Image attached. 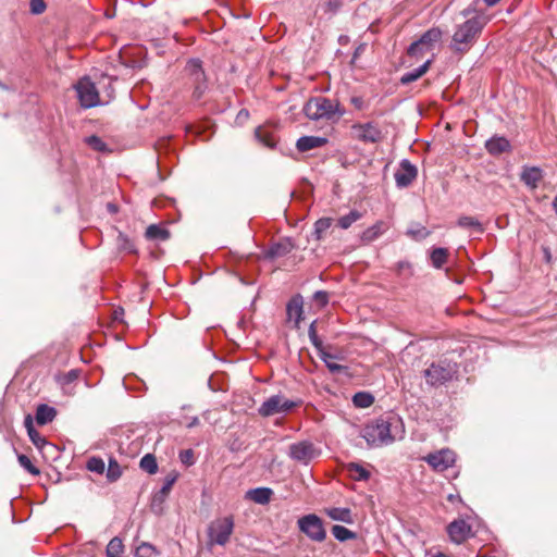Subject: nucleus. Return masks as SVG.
<instances>
[{"label": "nucleus", "mask_w": 557, "mask_h": 557, "mask_svg": "<svg viewBox=\"0 0 557 557\" xmlns=\"http://www.w3.org/2000/svg\"><path fill=\"white\" fill-rule=\"evenodd\" d=\"M304 112L310 120L337 121L345 114L337 101L325 97L311 98L305 106Z\"/></svg>", "instance_id": "1"}, {"label": "nucleus", "mask_w": 557, "mask_h": 557, "mask_svg": "<svg viewBox=\"0 0 557 557\" xmlns=\"http://www.w3.org/2000/svg\"><path fill=\"white\" fill-rule=\"evenodd\" d=\"M484 27L481 17H472L459 25L453 36L450 48L457 52H466L476 40Z\"/></svg>", "instance_id": "2"}, {"label": "nucleus", "mask_w": 557, "mask_h": 557, "mask_svg": "<svg viewBox=\"0 0 557 557\" xmlns=\"http://www.w3.org/2000/svg\"><path fill=\"white\" fill-rule=\"evenodd\" d=\"M394 418H380L363 429L362 436L370 446H382L394 441L391 432Z\"/></svg>", "instance_id": "3"}, {"label": "nucleus", "mask_w": 557, "mask_h": 557, "mask_svg": "<svg viewBox=\"0 0 557 557\" xmlns=\"http://www.w3.org/2000/svg\"><path fill=\"white\" fill-rule=\"evenodd\" d=\"M301 403L285 398L283 395L269 397L258 409L262 417H271L277 413H286L298 407Z\"/></svg>", "instance_id": "4"}, {"label": "nucleus", "mask_w": 557, "mask_h": 557, "mask_svg": "<svg viewBox=\"0 0 557 557\" xmlns=\"http://www.w3.org/2000/svg\"><path fill=\"white\" fill-rule=\"evenodd\" d=\"M233 530L234 519L232 516L216 519L211 523L209 528V539L211 543L223 546L230 541Z\"/></svg>", "instance_id": "5"}, {"label": "nucleus", "mask_w": 557, "mask_h": 557, "mask_svg": "<svg viewBox=\"0 0 557 557\" xmlns=\"http://www.w3.org/2000/svg\"><path fill=\"white\" fill-rule=\"evenodd\" d=\"M79 103L83 108L89 109L100 103V97L97 87L89 77L81 78L75 85Z\"/></svg>", "instance_id": "6"}, {"label": "nucleus", "mask_w": 557, "mask_h": 557, "mask_svg": "<svg viewBox=\"0 0 557 557\" xmlns=\"http://www.w3.org/2000/svg\"><path fill=\"white\" fill-rule=\"evenodd\" d=\"M298 527L302 533H305L310 540L314 542H323L326 537L323 522L314 513L301 517L298 520Z\"/></svg>", "instance_id": "7"}, {"label": "nucleus", "mask_w": 557, "mask_h": 557, "mask_svg": "<svg viewBox=\"0 0 557 557\" xmlns=\"http://www.w3.org/2000/svg\"><path fill=\"white\" fill-rule=\"evenodd\" d=\"M441 37L442 32L438 28L429 29L419 40L409 46L407 50L408 55L414 58L423 57L426 52L432 50L434 44L437 42Z\"/></svg>", "instance_id": "8"}, {"label": "nucleus", "mask_w": 557, "mask_h": 557, "mask_svg": "<svg viewBox=\"0 0 557 557\" xmlns=\"http://www.w3.org/2000/svg\"><path fill=\"white\" fill-rule=\"evenodd\" d=\"M351 137L364 144H377L383 139V133L372 122L356 123L351 126Z\"/></svg>", "instance_id": "9"}, {"label": "nucleus", "mask_w": 557, "mask_h": 557, "mask_svg": "<svg viewBox=\"0 0 557 557\" xmlns=\"http://www.w3.org/2000/svg\"><path fill=\"white\" fill-rule=\"evenodd\" d=\"M434 471L443 472L456 462V454L449 448H443L422 458Z\"/></svg>", "instance_id": "10"}, {"label": "nucleus", "mask_w": 557, "mask_h": 557, "mask_svg": "<svg viewBox=\"0 0 557 557\" xmlns=\"http://www.w3.org/2000/svg\"><path fill=\"white\" fill-rule=\"evenodd\" d=\"M319 455V450L311 442L301 441L289 446V457L305 465L309 463Z\"/></svg>", "instance_id": "11"}, {"label": "nucleus", "mask_w": 557, "mask_h": 557, "mask_svg": "<svg viewBox=\"0 0 557 557\" xmlns=\"http://www.w3.org/2000/svg\"><path fill=\"white\" fill-rule=\"evenodd\" d=\"M424 377L428 384L432 386L441 385L451 379V371L448 367L432 363L424 370Z\"/></svg>", "instance_id": "12"}, {"label": "nucleus", "mask_w": 557, "mask_h": 557, "mask_svg": "<svg viewBox=\"0 0 557 557\" xmlns=\"http://www.w3.org/2000/svg\"><path fill=\"white\" fill-rule=\"evenodd\" d=\"M186 71H188L195 84V97L200 98L206 89V75L201 67V62L199 60H190L187 63Z\"/></svg>", "instance_id": "13"}, {"label": "nucleus", "mask_w": 557, "mask_h": 557, "mask_svg": "<svg viewBox=\"0 0 557 557\" xmlns=\"http://www.w3.org/2000/svg\"><path fill=\"white\" fill-rule=\"evenodd\" d=\"M447 532L450 540L456 544H461L472 536L471 525L462 519L450 522L447 527Z\"/></svg>", "instance_id": "14"}, {"label": "nucleus", "mask_w": 557, "mask_h": 557, "mask_svg": "<svg viewBox=\"0 0 557 557\" xmlns=\"http://www.w3.org/2000/svg\"><path fill=\"white\" fill-rule=\"evenodd\" d=\"M417 168L408 160L400 162V168L395 173V181L398 187L409 186L417 177Z\"/></svg>", "instance_id": "15"}, {"label": "nucleus", "mask_w": 557, "mask_h": 557, "mask_svg": "<svg viewBox=\"0 0 557 557\" xmlns=\"http://www.w3.org/2000/svg\"><path fill=\"white\" fill-rule=\"evenodd\" d=\"M327 144V138L320 136H302L296 141V148L300 152L321 148Z\"/></svg>", "instance_id": "16"}, {"label": "nucleus", "mask_w": 557, "mask_h": 557, "mask_svg": "<svg viewBox=\"0 0 557 557\" xmlns=\"http://www.w3.org/2000/svg\"><path fill=\"white\" fill-rule=\"evenodd\" d=\"M520 177L527 186L531 189H535L543 180V173L542 170L536 166L524 168Z\"/></svg>", "instance_id": "17"}, {"label": "nucleus", "mask_w": 557, "mask_h": 557, "mask_svg": "<svg viewBox=\"0 0 557 557\" xmlns=\"http://www.w3.org/2000/svg\"><path fill=\"white\" fill-rule=\"evenodd\" d=\"M273 495V491L269 487H257L249 490L246 493V497L259 505H267L270 503Z\"/></svg>", "instance_id": "18"}, {"label": "nucleus", "mask_w": 557, "mask_h": 557, "mask_svg": "<svg viewBox=\"0 0 557 557\" xmlns=\"http://www.w3.org/2000/svg\"><path fill=\"white\" fill-rule=\"evenodd\" d=\"M288 320H294L295 325L298 326L299 322L302 319V300L300 297H294L287 304L286 308Z\"/></svg>", "instance_id": "19"}, {"label": "nucleus", "mask_w": 557, "mask_h": 557, "mask_svg": "<svg viewBox=\"0 0 557 557\" xmlns=\"http://www.w3.org/2000/svg\"><path fill=\"white\" fill-rule=\"evenodd\" d=\"M485 146L491 154H499L510 149V143L505 137H493L486 141Z\"/></svg>", "instance_id": "20"}, {"label": "nucleus", "mask_w": 557, "mask_h": 557, "mask_svg": "<svg viewBox=\"0 0 557 557\" xmlns=\"http://www.w3.org/2000/svg\"><path fill=\"white\" fill-rule=\"evenodd\" d=\"M325 513L329 518L335 521H342L345 523H352V515L351 510L349 508H339V507H332L326 508Z\"/></svg>", "instance_id": "21"}, {"label": "nucleus", "mask_w": 557, "mask_h": 557, "mask_svg": "<svg viewBox=\"0 0 557 557\" xmlns=\"http://www.w3.org/2000/svg\"><path fill=\"white\" fill-rule=\"evenodd\" d=\"M57 416V410L48 405L41 404L36 410V422L39 425H45L51 422Z\"/></svg>", "instance_id": "22"}, {"label": "nucleus", "mask_w": 557, "mask_h": 557, "mask_svg": "<svg viewBox=\"0 0 557 557\" xmlns=\"http://www.w3.org/2000/svg\"><path fill=\"white\" fill-rule=\"evenodd\" d=\"M293 248L294 246L288 239L282 240L280 243L272 245L267 251V256L270 258L283 257L289 253L293 250Z\"/></svg>", "instance_id": "23"}, {"label": "nucleus", "mask_w": 557, "mask_h": 557, "mask_svg": "<svg viewBox=\"0 0 557 557\" xmlns=\"http://www.w3.org/2000/svg\"><path fill=\"white\" fill-rule=\"evenodd\" d=\"M145 236L147 239L150 240H168L171 236V233L169 230L161 227L157 224H151L146 228Z\"/></svg>", "instance_id": "24"}, {"label": "nucleus", "mask_w": 557, "mask_h": 557, "mask_svg": "<svg viewBox=\"0 0 557 557\" xmlns=\"http://www.w3.org/2000/svg\"><path fill=\"white\" fill-rule=\"evenodd\" d=\"M431 63H432V61L428 60L421 66L416 69L414 71L404 74L400 77V83L403 85H408V84L419 79L429 71Z\"/></svg>", "instance_id": "25"}, {"label": "nucleus", "mask_w": 557, "mask_h": 557, "mask_svg": "<svg viewBox=\"0 0 557 557\" xmlns=\"http://www.w3.org/2000/svg\"><path fill=\"white\" fill-rule=\"evenodd\" d=\"M386 230V225L384 222H376L371 227L367 228L362 235L361 240L364 243H371L375 240L381 234H383Z\"/></svg>", "instance_id": "26"}, {"label": "nucleus", "mask_w": 557, "mask_h": 557, "mask_svg": "<svg viewBox=\"0 0 557 557\" xmlns=\"http://www.w3.org/2000/svg\"><path fill=\"white\" fill-rule=\"evenodd\" d=\"M256 138L265 147L273 148L275 146V138L273 133L267 127L258 126L255 131Z\"/></svg>", "instance_id": "27"}, {"label": "nucleus", "mask_w": 557, "mask_h": 557, "mask_svg": "<svg viewBox=\"0 0 557 557\" xmlns=\"http://www.w3.org/2000/svg\"><path fill=\"white\" fill-rule=\"evenodd\" d=\"M333 224V219L332 218H321L319 219L315 223H314V231H313V235L315 237L317 240H320L324 237L325 233L327 232V230H330V227L332 226Z\"/></svg>", "instance_id": "28"}, {"label": "nucleus", "mask_w": 557, "mask_h": 557, "mask_svg": "<svg viewBox=\"0 0 557 557\" xmlns=\"http://www.w3.org/2000/svg\"><path fill=\"white\" fill-rule=\"evenodd\" d=\"M160 552L150 543L141 542L135 550V557H159Z\"/></svg>", "instance_id": "29"}, {"label": "nucleus", "mask_w": 557, "mask_h": 557, "mask_svg": "<svg viewBox=\"0 0 557 557\" xmlns=\"http://www.w3.org/2000/svg\"><path fill=\"white\" fill-rule=\"evenodd\" d=\"M448 258V250L446 248H434L431 252V262L434 268L441 269Z\"/></svg>", "instance_id": "30"}, {"label": "nucleus", "mask_w": 557, "mask_h": 557, "mask_svg": "<svg viewBox=\"0 0 557 557\" xmlns=\"http://www.w3.org/2000/svg\"><path fill=\"white\" fill-rule=\"evenodd\" d=\"M139 467L147 473L154 474L158 471V463L156 457L152 454H146L140 459Z\"/></svg>", "instance_id": "31"}, {"label": "nucleus", "mask_w": 557, "mask_h": 557, "mask_svg": "<svg viewBox=\"0 0 557 557\" xmlns=\"http://www.w3.org/2000/svg\"><path fill=\"white\" fill-rule=\"evenodd\" d=\"M332 534L339 542L355 540L357 537V534L355 532L348 530L347 528H345L343 525H338V524H336L332 528Z\"/></svg>", "instance_id": "32"}, {"label": "nucleus", "mask_w": 557, "mask_h": 557, "mask_svg": "<svg viewBox=\"0 0 557 557\" xmlns=\"http://www.w3.org/2000/svg\"><path fill=\"white\" fill-rule=\"evenodd\" d=\"M124 545L121 539L113 537L107 545V557H121Z\"/></svg>", "instance_id": "33"}, {"label": "nucleus", "mask_w": 557, "mask_h": 557, "mask_svg": "<svg viewBox=\"0 0 557 557\" xmlns=\"http://www.w3.org/2000/svg\"><path fill=\"white\" fill-rule=\"evenodd\" d=\"M458 225L465 228H471L476 233H483L484 231L480 221L473 216H461L458 220Z\"/></svg>", "instance_id": "34"}, {"label": "nucleus", "mask_w": 557, "mask_h": 557, "mask_svg": "<svg viewBox=\"0 0 557 557\" xmlns=\"http://www.w3.org/2000/svg\"><path fill=\"white\" fill-rule=\"evenodd\" d=\"M352 401H354V405L358 408H368L373 404L374 398L369 393L359 392V393L355 394Z\"/></svg>", "instance_id": "35"}, {"label": "nucleus", "mask_w": 557, "mask_h": 557, "mask_svg": "<svg viewBox=\"0 0 557 557\" xmlns=\"http://www.w3.org/2000/svg\"><path fill=\"white\" fill-rule=\"evenodd\" d=\"M361 218V213L357 210L350 211L348 214L338 219L337 224L341 228L347 230L352 223Z\"/></svg>", "instance_id": "36"}, {"label": "nucleus", "mask_w": 557, "mask_h": 557, "mask_svg": "<svg viewBox=\"0 0 557 557\" xmlns=\"http://www.w3.org/2000/svg\"><path fill=\"white\" fill-rule=\"evenodd\" d=\"M320 357L321 359L325 362V366L326 368L332 372V373H337V372H342L346 369V367L339 364V363H336L333 361L334 357L326 352V351H323L322 354H320Z\"/></svg>", "instance_id": "37"}, {"label": "nucleus", "mask_w": 557, "mask_h": 557, "mask_svg": "<svg viewBox=\"0 0 557 557\" xmlns=\"http://www.w3.org/2000/svg\"><path fill=\"white\" fill-rule=\"evenodd\" d=\"M121 475H122V470H121L119 462L115 459L110 458L108 470H107L108 480L110 482H114L117 479H120Z\"/></svg>", "instance_id": "38"}, {"label": "nucleus", "mask_w": 557, "mask_h": 557, "mask_svg": "<svg viewBox=\"0 0 557 557\" xmlns=\"http://www.w3.org/2000/svg\"><path fill=\"white\" fill-rule=\"evenodd\" d=\"M86 468L91 472L102 474L106 470V465L100 457L94 456L87 460Z\"/></svg>", "instance_id": "39"}, {"label": "nucleus", "mask_w": 557, "mask_h": 557, "mask_svg": "<svg viewBox=\"0 0 557 557\" xmlns=\"http://www.w3.org/2000/svg\"><path fill=\"white\" fill-rule=\"evenodd\" d=\"M308 335H309V338H310L312 345L318 349L319 355L322 354L324 351L323 343L320 339V337L318 336L317 329H315V322H312L310 324L309 330H308Z\"/></svg>", "instance_id": "40"}, {"label": "nucleus", "mask_w": 557, "mask_h": 557, "mask_svg": "<svg viewBox=\"0 0 557 557\" xmlns=\"http://www.w3.org/2000/svg\"><path fill=\"white\" fill-rule=\"evenodd\" d=\"M348 470L355 475V479L357 480H367L370 476L369 471H367L362 466L358 463H349Z\"/></svg>", "instance_id": "41"}, {"label": "nucleus", "mask_w": 557, "mask_h": 557, "mask_svg": "<svg viewBox=\"0 0 557 557\" xmlns=\"http://www.w3.org/2000/svg\"><path fill=\"white\" fill-rule=\"evenodd\" d=\"M20 465L33 475H39L40 470L35 467L30 459L26 455H18L17 457Z\"/></svg>", "instance_id": "42"}, {"label": "nucleus", "mask_w": 557, "mask_h": 557, "mask_svg": "<svg viewBox=\"0 0 557 557\" xmlns=\"http://www.w3.org/2000/svg\"><path fill=\"white\" fill-rule=\"evenodd\" d=\"M86 143L96 151H106L107 145L102 141V139L96 135L89 136L86 138Z\"/></svg>", "instance_id": "43"}, {"label": "nucleus", "mask_w": 557, "mask_h": 557, "mask_svg": "<svg viewBox=\"0 0 557 557\" xmlns=\"http://www.w3.org/2000/svg\"><path fill=\"white\" fill-rule=\"evenodd\" d=\"M117 247L121 250H125L128 252H135L133 243L127 238V236H125L122 233H120L117 236Z\"/></svg>", "instance_id": "44"}, {"label": "nucleus", "mask_w": 557, "mask_h": 557, "mask_svg": "<svg viewBox=\"0 0 557 557\" xmlns=\"http://www.w3.org/2000/svg\"><path fill=\"white\" fill-rule=\"evenodd\" d=\"M30 12L33 14H41L46 11L47 5L45 0H29Z\"/></svg>", "instance_id": "45"}, {"label": "nucleus", "mask_w": 557, "mask_h": 557, "mask_svg": "<svg viewBox=\"0 0 557 557\" xmlns=\"http://www.w3.org/2000/svg\"><path fill=\"white\" fill-rule=\"evenodd\" d=\"M176 478L177 476L175 474H169L164 480L163 486L160 490V494H162L163 496H168V494L172 490L173 484L176 481Z\"/></svg>", "instance_id": "46"}, {"label": "nucleus", "mask_w": 557, "mask_h": 557, "mask_svg": "<svg viewBox=\"0 0 557 557\" xmlns=\"http://www.w3.org/2000/svg\"><path fill=\"white\" fill-rule=\"evenodd\" d=\"M341 7V0H329L327 2L324 3L323 10L325 13L334 14L339 10Z\"/></svg>", "instance_id": "47"}, {"label": "nucleus", "mask_w": 557, "mask_h": 557, "mask_svg": "<svg viewBox=\"0 0 557 557\" xmlns=\"http://www.w3.org/2000/svg\"><path fill=\"white\" fill-rule=\"evenodd\" d=\"M397 272L398 274H405L406 276H411L413 274L412 267L407 261H400L397 263Z\"/></svg>", "instance_id": "48"}, {"label": "nucleus", "mask_w": 557, "mask_h": 557, "mask_svg": "<svg viewBox=\"0 0 557 557\" xmlns=\"http://www.w3.org/2000/svg\"><path fill=\"white\" fill-rule=\"evenodd\" d=\"M28 436H29L30 441L33 442V444L37 447H42L46 444L45 438L41 437L39 432L36 431L35 429L30 430V432L28 433Z\"/></svg>", "instance_id": "49"}, {"label": "nucleus", "mask_w": 557, "mask_h": 557, "mask_svg": "<svg viewBox=\"0 0 557 557\" xmlns=\"http://www.w3.org/2000/svg\"><path fill=\"white\" fill-rule=\"evenodd\" d=\"M313 298L320 307H324L329 302V294L323 290L315 292Z\"/></svg>", "instance_id": "50"}, {"label": "nucleus", "mask_w": 557, "mask_h": 557, "mask_svg": "<svg viewBox=\"0 0 557 557\" xmlns=\"http://www.w3.org/2000/svg\"><path fill=\"white\" fill-rule=\"evenodd\" d=\"M183 463L193 465L194 463V453L191 449H187L181 453L180 455Z\"/></svg>", "instance_id": "51"}, {"label": "nucleus", "mask_w": 557, "mask_h": 557, "mask_svg": "<svg viewBox=\"0 0 557 557\" xmlns=\"http://www.w3.org/2000/svg\"><path fill=\"white\" fill-rule=\"evenodd\" d=\"M350 102L357 110H363L367 108V103L362 97H352Z\"/></svg>", "instance_id": "52"}, {"label": "nucleus", "mask_w": 557, "mask_h": 557, "mask_svg": "<svg viewBox=\"0 0 557 557\" xmlns=\"http://www.w3.org/2000/svg\"><path fill=\"white\" fill-rule=\"evenodd\" d=\"M542 251H543V255H544L545 262L546 263H552L553 257H552L550 249L547 246H542Z\"/></svg>", "instance_id": "53"}, {"label": "nucleus", "mask_w": 557, "mask_h": 557, "mask_svg": "<svg viewBox=\"0 0 557 557\" xmlns=\"http://www.w3.org/2000/svg\"><path fill=\"white\" fill-rule=\"evenodd\" d=\"M24 425H25V428H26V430H27V433H29V432H30V430H34V429H35V428H34V424H33V418H32V416H29V414H28V416H26V417H25Z\"/></svg>", "instance_id": "54"}, {"label": "nucleus", "mask_w": 557, "mask_h": 557, "mask_svg": "<svg viewBox=\"0 0 557 557\" xmlns=\"http://www.w3.org/2000/svg\"><path fill=\"white\" fill-rule=\"evenodd\" d=\"M78 376V373L76 370H71L69 373H67V381H74L76 380Z\"/></svg>", "instance_id": "55"}, {"label": "nucleus", "mask_w": 557, "mask_h": 557, "mask_svg": "<svg viewBox=\"0 0 557 557\" xmlns=\"http://www.w3.org/2000/svg\"><path fill=\"white\" fill-rule=\"evenodd\" d=\"M457 499H458V500H461L460 496L450 494V495H448V497H447V500H448V502H450V503H453V502H455V500H457Z\"/></svg>", "instance_id": "56"}, {"label": "nucleus", "mask_w": 557, "mask_h": 557, "mask_svg": "<svg viewBox=\"0 0 557 557\" xmlns=\"http://www.w3.org/2000/svg\"><path fill=\"white\" fill-rule=\"evenodd\" d=\"M553 208H554L555 213L557 214V195L555 196V198L553 200Z\"/></svg>", "instance_id": "57"}, {"label": "nucleus", "mask_w": 557, "mask_h": 557, "mask_svg": "<svg viewBox=\"0 0 557 557\" xmlns=\"http://www.w3.org/2000/svg\"><path fill=\"white\" fill-rule=\"evenodd\" d=\"M198 422H199V421H198V419H197V418H195V419H194V420L188 424V426H189V428L195 426V425H197V424H198Z\"/></svg>", "instance_id": "58"}]
</instances>
